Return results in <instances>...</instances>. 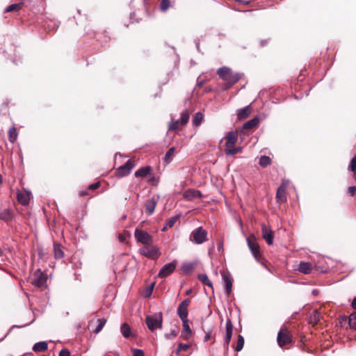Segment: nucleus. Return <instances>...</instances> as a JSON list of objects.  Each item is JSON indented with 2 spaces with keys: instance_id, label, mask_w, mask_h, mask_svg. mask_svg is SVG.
<instances>
[{
  "instance_id": "1",
  "label": "nucleus",
  "mask_w": 356,
  "mask_h": 356,
  "mask_svg": "<svg viewBox=\"0 0 356 356\" xmlns=\"http://www.w3.org/2000/svg\"><path fill=\"white\" fill-rule=\"evenodd\" d=\"M217 74L225 81V90L230 88L241 79L239 74L233 72L230 68L225 66L219 68Z\"/></svg>"
},
{
  "instance_id": "2",
  "label": "nucleus",
  "mask_w": 356,
  "mask_h": 356,
  "mask_svg": "<svg viewBox=\"0 0 356 356\" xmlns=\"http://www.w3.org/2000/svg\"><path fill=\"white\" fill-rule=\"evenodd\" d=\"M226 140L225 154L227 156H233L238 153L241 152L242 148L240 147H235L238 140V133L236 131H229L225 137Z\"/></svg>"
},
{
  "instance_id": "3",
  "label": "nucleus",
  "mask_w": 356,
  "mask_h": 356,
  "mask_svg": "<svg viewBox=\"0 0 356 356\" xmlns=\"http://www.w3.org/2000/svg\"><path fill=\"white\" fill-rule=\"evenodd\" d=\"M277 341L282 349H289V345L293 344V337L291 332L285 327H282L277 334Z\"/></svg>"
},
{
  "instance_id": "4",
  "label": "nucleus",
  "mask_w": 356,
  "mask_h": 356,
  "mask_svg": "<svg viewBox=\"0 0 356 356\" xmlns=\"http://www.w3.org/2000/svg\"><path fill=\"white\" fill-rule=\"evenodd\" d=\"M145 322L148 328L154 331L156 328L162 327L163 315L161 312L155 313L152 316H147Z\"/></svg>"
},
{
  "instance_id": "5",
  "label": "nucleus",
  "mask_w": 356,
  "mask_h": 356,
  "mask_svg": "<svg viewBox=\"0 0 356 356\" xmlns=\"http://www.w3.org/2000/svg\"><path fill=\"white\" fill-rule=\"evenodd\" d=\"M247 243H248V245L252 255L255 258V259L257 261L260 262L261 260L262 259V255L260 252L259 245L256 241L255 236L253 234L249 236L247 238Z\"/></svg>"
},
{
  "instance_id": "6",
  "label": "nucleus",
  "mask_w": 356,
  "mask_h": 356,
  "mask_svg": "<svg viewBox=\"0 0 356 356\" xmlns=\"http://www.w3.org/2000/svg\"><path fill=\"white\" fill-rule=\"evenodd\" d=\"M207 232L202 227L193 230L191 234L190 240L197 244H202L207 240Z\"/></svg>"
},
{
  "instance_id": "7",
  "label": "nucleus",
  "mask_w": 356,
  "mask_h": 356,
  "mask_svg": "<svg viewBox=\"0 0 356 356\" xmlns=\"http://www.w3.org/2000/svg\"><path fill=\"white\" fill-rule=\"evenodd\" d=\"M134 236L138 242H140L145 245H150L153 242L152 236L147 232H145L142 229H136Z\"/></svg>"
},
{
  "instance_id": "8",
  "label": "nucleus",
  "mask_w": 356,
  "mask_h": 356,
  "mask_svg": "<svg viewBox=\"0 0 356 356\" xmlns=\"http://www.w3.org/2000/svg\"><path fill=\"white\" fill-rule=\"evenodd\" d=\"M140 252L143 256L151 259H156L159 257L161 253L159 252V250L156 246H149L145 245L143 248L140 250Z\"/></svg>"
},
{
  "instance_id": "9",
  "label": "nucleus",
  "mask_w": 356,
  "mask_h": 356,
  "mask_svg": "<svg viewBox=\"0 0 356 356\" xmlns=\"http://www.w3.org/2000/svg\"><path fill=\"white\" fill-rule=\"evenodd\" d=\"M135 163L133 159L128 160L125 164L120 166L115 171L117 176L120 177H124L129 175L131 169L134 167Z\"/></svg>"
},
{
  "instance_id": "10",
  "label": "nucleus",
  "mask_w": 356,
  "mask_h": 356,
  "mask_svg": "<svg viewBox=\"0 0 356 356\" xmlns=\"http://www.w3.org/2000/svg\"><path fill=\"white\" fill-rule=\"evenodd\" d=\"M191 300L189 298H186L179 304L177 308V314L181 321L188 320V307L189 306Z\"/></svg>"
},
{
  "instance_id": "11",
  "label": "nucleus",
  "mask_w": 356,
  "mask_h": 356,
  "mask_svg": "<svg viewBox=\"0 0 356 356\" xmlns=\"http://www.w3.org/2000/svg\"><path fill=\"white\" fill-rule=\"evenodd\" d=\"M177 266V261H173L169 264H165L160 270L158 276L161 278H165L171 275L175 270Z\"/></svg>"
},
{
  "instance_id": "12",
  "label": "nucleus",
  "mask_w": 356,
  "mask_h": 356,
  "mask_svg": "<svg viewBox=\"0 0 356 356\" xmlns=\"http://www.w3.org/2000/svg\"><path fill=\"white\" fill-rule=\"evenodd\" d=\"M47 282L46 275L40 270H35L31 278V283L38 287L43 286Z\"/></svg>"
},
{
  "instance_id": "13",
  "label": "nucleus",
  "mask_w": 356,
  "mask_h": 356,
  "mask_svg": "<svg viewBox=\"0 0 356 356\" xmlns=\"http://www.w3.org/2000/svg\"><path fill=\"white\" fill-rule=\"evenodd\" d=\"M233 333V324L230 319H227L226 322V333L224 337V348L225 351H228L229 350V344L232 339V336Z\"/></svg>"
},
{
  "instance_id": "14",
  "label": "nucleus",
  "mask_w": 356,
  "mask_h": 356,
  "mask_svg": "<svg viewBox=\"0 0 356 356\" xmlns=\"http://www.w3.org/2000/svg\"><path fill=\"white\" fill-rule=\"evenodd\" d=\"M262 237L266 240L268 245H272L273 243V232L265 224L261 225Z\"/></svg>"
},
{
  "instance_id": "15",
  "label": "nucleus",
  "mask_w": 356,
  "mask_h": 356,
  "mask_svg": "<svg viewBox=\"0 0 356 356\" xmlns=\"http://www.w3.org/2000/svg\"><path fill=\"white\" fill-rule=\"evenodd\" d=\"M221 275H222L223 281L225 282V293L227 296H229L232 293V281L230 275L229 273H226L224 271L221 273Z\"/></svg>"
},
{
  "instance_id": "16",
  "label": "nucleus",
  "mask_w": 356,
  "mask_h": 356,
  "mask_svg": "<svg viewBox=\"0 0 356 356\" xmlns=\"http://www.w3.org/2000/svg\"><path fill=\"white\" fill-rule=\"evenodd\" d=\"M276 201L279 204L284 203L286 201V188L284 185H281L277 190Z\"/></svg>"
},
{
  "instance_id": "17",
  "label": "nucleus",
  "mask_w": 356,
  "mask_h": 356,
  "mask_svg": "<svg viewBox=\"0 0 356 356\" xmlns=\"http://www.w3.org/2000/svg\"><path fill=\"white\" fill-rule=\"evenodd\" d=\"M14 217V213L12 209H5L0 211V220L9 222L13 220Z\"/></svg>"
},
{
  "instance_id": "18",
  "label": "nucleus",
  "mask_w": 356,
  "mask_h": 356,
  "mask_svg": "<svg viewBox=\"0 0 356 356\" xmlns=\"http://www.w3.org/2000/svg\"><path fill=\"white\" fill-rule=\"evenodd\" d=\"M184 197L187 200H192L195 198L202 197V193L200 191L189 189L184 192Z\"/></svg>"
},
{
  "instance_id": "19",
  "label": "nucleus",
  "mask_w": 356,
  "mask_h": 356,
  "mask_svg": "<svg viewBox=\"0 0 356 356\" xmlns=\"http://www.w3.org/2000/svg\"><path fill=\"white\" fill-rule=\"evenodd\" d=\"M346 322L348 323L350 328L356 330V312L352 313L348 318L344 316L341 323L343 324Z\"/></svg>"
},
{
  "instance_id": "20",
  "label": "nucleus",
  "mask_w": 356,
  "mask_h": 356,
  "mask_svg": "<svg viewBox=\"0 0 356 356\" xmlns=\"http://www.w3.org/2000/svg\"><path fill=\"white\" fill-rule=\"evenodd\" d=\"M313 268V266L309 262L301 261L297 270L303 274H309Z\"/></svg>"
},
{
  "instance_id": "21",
  "label": "nucleus",
  "mask_w": 356,
  "mask_h": 356,
  "mask_svg": "<svg viewBox=\"0 0 356 356\" xmlns=\"http://www.w3.org/2000/svg\"><path fill=\"white\" fill-rule=\"evenodd\" d=\"M183 322V331L181 334V337L184 340H188L192 334L191 329L189 326L188 320L182 321Z\"/></svg>"
},
{
  "instance_id": "22",
  "label": "nucleus",
  "mask_w": 356,
  "mask_h": 356,
  "mask_svg": "<svg viewBox=\"0 0 356 356\" xmlns=\"http://www.w3.org/2000/svg\"><path fill=\"white\" fill-rule=\"evenodd\" d=\"M259 123V119L258 117H254L250 120L245 122L243 125V130H250L255 129L258 127Z\"/></svg>"
},
{
  "instance_id": "23",
  "label": "nucleus",
  "mask_w": 356,
  "mask_h": 356,
  "mask_svg": "<svg viewBox=\"0 0 356 356\" xmlns=\"http://www.w3.org/2000/svg\"><path fill=\"white\" fill-rule=\"evenodd\" d=\"M156 204V201L154 198L149 199L145 202V212L149 216L152 215L154 212Z\"/></svg>"
},
{
  "instance_id": "24",
  "label": "nucleus",
  "mask_w": 356,
  "mask_h": 356,
  "mask_svg": "<svg viewBox=\"0 0 356 356\" xmlns=\"http://www.w3.org/2000/svg\"><path fill=\"white\" fill-rule=\"evenodd\" d=\"M252 112V108L250 106H247L246 107L238 110L237 113V117L238 120H243L247 118Z\"/></svg>"
},
{
  "instance_id": "25",
  "label": "nucleus",
  "mask_w": 356,
  "mask_h": 356,
  "mask_svg": "<svg viewBox=\"0 0 356 356\" xmlns=\"http://www.w3.org/2000/svg\"><path fill=\"white\" fill-rule=\"evenodd\" d=\"M17 200L22 205H27L30 201V195L26 192H20L17 194Z\"/></svg>"
},
{
  "instance_id": "26",
  "label": "nucleus",
  "mask_w": 356,
  "mask_h": 356,
  "mask_svg": "<svg viewBox=\"0 0 356 356\" xmlns=\"http://www.w3.org/2000/svg\"><path fill=\"white\" fill-rule=\"evenodd\" d=\"M322 318L321 314L317 309H315L309 318V323L313 325H317L320 323Z\"/></svg>"
},
{
  "instance_id": "27",
  "label": "nucleus",
  "mask_w": 356,
  "mask_h": 356,
  "mask_svg": "<svg viewBox=\"0 0 356 356\" xmlns=\"http://www.w3.org/2000/svg\"><path fill=\"white\" fill-rule=\"evenodd\" d=\"M151 170L150 166L143 167L135 172V176L136 177H145L150 173Z\"/></svg>"
},
{
  "instance_id": "28",
  "label": "nucleus",
  "mask_w": 356,
  "mask_h": 356,
  "mask_svg": "<svg viewBox=\"0 0 356 356\" xmlns=\"http://www.w3.org/2000/svg\"><path fill=\"white\" fill-rule=\"evenodd\" d=\"M197 264V262L184 263L182 265L181 269L186 274H190L193 271Z\"/></svg>"
},
{
  "instance_id": "29",
  "label": "nucleus",
  "mask_w": 356,
  "mask_h": 356,
  "mask_svg": "<svg viewBox=\"0 0 356 356\" xmlns=\"http://www.w3.org/2000/svg\"><path fill=\"white\" fill-rule=\"evenodd\" d=\"M23 2L11 4L6 8L5 13L19 12L23 8Z\"/></svg>"
},
{
  "instance_id": "30",
  "label": "nucleus",
  "mask_w": 356,
  "mask_h": 356,
  "mask_svg": "<svg viewBox=\"0 0 356 356\" xmlns=\"http://www.w3.org/2000/svg\"><path fill=\"white\" fill-rule=\"evenodd\" d=\"M54 257L56 259H62L64 257V252H63L61 245L60 244H57V243L54 244Z\"/></svg>"
},
{
  "instance_id": "31",
  "label": "nucleus",
  "mask_w": 356,
  "mask_h": 356,
  "mask_svg": "<svg viewBox=\"0 0 356 356\" xmlns=\"http://www.w3.org/2000/svg\"><path fill=\"white\" fill-rule=\"evenodd\" d=\"M48 348V345L45 341H41L34 344L33 350L34 352H44Z\"/></svg>"
},
{
  "instance_id": "32",
  "label": "nucleus",
  "mask_w": 356,
  "mask_h": 356,
  "mask_svg": "<svg viewBox=\"0 0 356 356\" xmlns=\"http://www.w3.org/2000/svg\"><path fill=\"white\" fill-rule=\"evenodd\" d=\"M175 154V147H170L168 150V152H166V154L164 156L163 160H164L165 163H166L167 164L170 163L172 161Z\"/></svg>"
},
{
  "instance_id": "33",
  "label": "nucleus",
  "mask_w": 356,
  "mask_h": 356,
  "mask_svg": "<svg viewBox=\"0 0 356 356\" xmlns=\"http://www.w3.org/2000/svg\"><path fill=\"white\" fill-rule=\"evenodd\" d=\"M348 170L353 173V177L356 181V154L351 159Z\"/></svg>"
},
{
  "instance_id": "34",
  "label": "nucleus",
  "mask_w": 356,
  "mask_h": 356,
  "mask_svg": "<svg viewBox=\"0 0 356 356\" xmlns=\"http://www.w3.org/2000/svg\"><path fill=\"white\" fill-rule=\"evenodd\" d=\"M18 133L16 128L13 126L8 130V140L10 143H14L17 138Z\"/></svg>"
},
{
  "instance_id": "35",
  "label": "nucleus",
  "mask_w": 356,
  "mask_h": 356,
  "mask_svg": "<svg viewBox=\"0 0 356 356\" xmlns=\"http://www.w3.org/2000/svg\"><path fill=\"white\" fill-rule=\"evenodd\" d=\"M198 280L206 286L211 287L213 289V284L209 280L208 276L206 274H200L198 275Z\"/></svg>"
},
{
  "instance_id": "36",
  "label": "nucleus",
  "mask_w": 356,
  "mask_h": 356,
  "mask_svg": "<svg viewBox=\"0 0 356 356\" xmlns=\"http://www.w3.org/2000/svg\"><path fill=\"white\" fill-rule=\"evenodd\" d=\"M204 120V115L202 113L200 112H198L197 113H195V115H194L193 118V124L194 126H199L200 125V124Z\"/></svg>"
},
{
  "instance_id": "37",
  "label": "nucleus",
  "mask_w": 356,
  "mask_h": 356,
  "mask_svg": "<svg viewBox=\"0 0 356 356\" xmlns=\"http://www.w3.org/2000/svg\"><path fill=\"white\" fill-rule=\"evenodd\" d=\"M121 332L125 338H129L131 336V328L127 323H124L121 325Z\"/></svg>"
},
{
  "instance_id": "38",
  "label": "nucleus",
  "mask_w": 356,
  "mask_h": 356,
  "mask_svg": "<svg viewBox=\"0 0 356 356\" xmlns=\"http://www.w3.org/2000/svg\"><path fill=\"white\" fill-rule=\"evenodd\" d=\"M271 159L268 156H261L259 159V165L262 168H266L271 164Z\"/></svg>"
},
{
  "instance_id": "39",
  "label": "nucleus",
  "mask_w": 356,
  "mask_h": 356,
  "mask_svg": "<svg viewBox=\"0 0 356 356\" xmlns=\"http://www.w3.org/2000/svg\"><path fill=\"white\" fill-rule=\"evenodd\" d=\"M106 322V320L105 318H99L97 320V323H98L97 326L95 330H92V332L95 334L99 333L104 326L105 325Z\"/></svg>"
},
{
  "instance_id": "40",
  "label": "nucleus",
  "mask_w": 356,
  "mask_h": 356,
  "mask_svg": "<svg viewBox=\"0 0 356 356\" xmlns=\"http://www.w3.org/2000/svg\"><path fill=\"white\" fill-rule=\"evenodd\" d=\"M243 346H244V339L241 335L239 334V335H238L236 345L235 346H234V348L236 351L238 352L243 349Z\"/></svg>"
},
{
  "instance_id": "41",
  "label": "nucleus",
  "mask_w": 356,
  "mask_h": 356,
  "mask_svg": "<svg viewBox=\"0 0 356 356\" xmlns=\"http://www.w3.org/2000/svg\"><path fill=\"white\" fill-rule=\"evenodd\" d=\"M189 117H190V113L188 111L183 112L181 114V118L179 120L181 125H182V126L186 125L188 122Z\"/></svg>"
},
{
  "instance_id": "42",
  "label": "nucleus",
  "mask_w": 356,
  "mask_h": 356,
  "mask_svg": "<svg viewBox=\"0 0 356 356\" xmlns=\"http://www.w3.org/2000/svg\"><path fill=\"white\" fill-rule=\"evenodd\" d=\"M179 125H181L179 120L172 121L168 126L169 131H177L179 129Z\"/></svg>"
},
{
  "instance_id": "43",
  "label": "nucleus",
  "mask_w": 356,
  "mask_h": 356,
  "mask_svg": "<svg viewBox=\"0 0 356 356\" xmlns=\"http://www.w3.org/2000/svg\"><path fill=\"white\" fill-rule=\"evenodd\" d=\"M179 216H175L173 217H172L171 218H170L167 222H166V225L167 226L169 227V228H171L172 227L175 222L177 221V220L179 219Z\"/></svg>"
},
{
  "instance_id": "44",
  "label": "nucleus",
  "mask_w": 356,
  "mask_h": 356,
  "mask_svg": "<svg viewBox=\"0 0 356 356\" xmlns=\"http://www.w3.org/2000/svg\"><path fill=\"white\" fill-rule=\"evenodd\" d=\"M170 0H161V9L162 11H166L170 7Z\"/></svg>"
},
{
  "instance_id": "45",
  "label": "nucleus",
  "mask_w": 356,
  "mask_h": 356,
  "mask_svg": "<svg viewBox=\"0 0 356 356\" xmlns=\"http://www.w3.org/2000/svg\"><path fill=\"white\" fill-rule=\"evenodd\" d=\"M177 334H178V331L176 330H173L170 333L165 334V338H167L168 339H171L176 337L177 336Z\"/></svg>"
},
{
  "instance_id": "46",
  "label": "nucleus",
  "mask_w": 356,
  "mask_h": 356,
  "mask_svg": "<svg viewBox=\"0 0 356 356\" xmlns=\"http://www.w3.org/2000/svg\"><path fill=\"white\" fill-rule=\"evenodd\" d=\"M347 193H348L350 196H354V195H356V186H349V187L348 188Z\"/></svg>"
},
{
  "instance_id": "47",
  "label": "nucleus",
  "mask_w": 356,
  "mask_h": 356,
  "mask_svg": "<svg viewBox=\"0 0 356 356\" xmlns=\"http://www.w3.org/2000/svg\"><path fill=\"white\" fill-rule=\"evenodd\" d=\"M153 288H154V284L147 287V289L145 290V296L146 298L149 297L151 296L152 291H153Z\"/></svg>"
},
{
  "instance_id": "48",
  "label": "nucleus",
  "mask_w": 356,
  "mask_h": 356,
  "mask_svg": "<svg viewBox=\"0 0 356 356\" xmlns=\"http://www.w3.org/2000/svg\"><path fill=\"white\" fill-rule=\"evenodd\" d=\"M132 351L134 356H144V352L140 349L134 348Z\"/></svg>"
},
{
  "instance_id": "49",
  "label": "nucleus",
  "mask_w": 356,
  "mask_h": 356,
  "mask_svg": "<svg viewBox=\"0 0 356 356\" xmlns=\"http://www.w3.org/2000/svg\"><path fill=\"white\" fill-rule=\"evenodd\" d=\"M99 186H100V182L98 181V182H96V183L89 185L88 190L95 191V190L99 188Z\"/></svg>"
},
{
  "instance_id": "50",
  "label": "nucleus",
  "mask_w": 356,
  "mask_h": 356,
  "mask_svg": "<svg viewBox=\"0 0 356 356\" xmlns=\"http://www.w3.org/2000/svg\"><path fill=\"white\" fill-rule=\"evenodd\" d=\"M178 346L181 350H184V351L188 350L191 347V346L189 344H185V343H179L178 344Z\"/></svg>"
},
{
  "instance_id": "51",
  "label": "nucleus",
  "mask_w": 356,
  "mask_h": 356,
  "mask_svg": "<svg viewBox=\"0 0 356 356\" xmlns=\"http://www.w3.org/2000/svg\"><path fill=\"white\" fill-rule=\"evenodd\" d=\"M59 356H70V352L67 349H62L59 353Z\"/></svg>"
},
{
  "instance_id": "52",
  "label": "nucleus",
  "mask_w": 356,
  "mask_h": 356,
  "mask_svg": "<svg viewBox=\"0 0 356 356\" xmlns=\"http://www.w3.org/2000/svg\"><path fill=\"white\" fill-rule=\"evenodd\" d=\"M88 195H89V193L87 190L81 191L79 192V196H81V197H83V196Z\"/></svg>"
},
{
  "instance_id": "53",
  "label": "nucleus",
  "mask_w": 356,
  "mask_h": 356,
  "mask_svg": "<svg viewBox=\"0 0 356 356\" xmlns=\"http://www.w3.org/2000/svg\"><path fill=\"white\" fill-rule=\"evenodd\" d=\"M268 41L267 40H261L260 41V45H261V47H265V46H266V45L268 44Z\"/></svg>"
},
{
  "instance_id": "54",
  "label": "nucleus",
  "mask_w": 356,
  "mask_h": 356,
  "mask_svg": "<svg viewBox=\"0 0 356 356\" xmlns=\"http://www.w3.org/2000/svg\"><path fill=\"white\" fill-rule=\"evenodd\" d=\"M210 338H211V332H208L206 334V335L204 337V341H207L210 339Z\"/></svg>"
},
{
  "instance_id": "55",
  "label": "nucleus",
  "mask_w": 356,
  "mask_h": 356,
  "mask_svg": "<svg viewBox=\"0 0 356 356\" xmlns=\"http://www.w3.org/2000/svg\"><path fill=\"white\" fill-rule=\"evenodd\" d=\"M351 306L353 309H356V297L353 299Z\"/></svg>"
},
{
  "instance_id": "56",
  "label": "nucleus",
  "mask_w": 356,
  "mask_h": 356,
  "mask_svg": "<svg viewBox=\"0 0 356 356\" xmlns=\"http://www.w3.org/2000/svg\"><path fill=\"white\" fill-rule=\"evenodd\" d=\"M181 350L180 349V348L178 346V348L177 350H176V354L177 355H179L180 353H181Z\"/></svg>"
},
{
  "instance_id": "57",
  "label": "nucleus",
  "mask_w": 356,
  "mask_h": 356,
  "mask_svg": "<svg viewBox=\"0 0 356 356\" xmlns=\"http://www.w3.org/2000/svg\"><path fill=\"white\" fill-rule=\"evenodd\" d=\"M119 239H120V241H122H122L124 240V238L123 237V236L120 235V236H119Z\"/></svg>"
},
{
  "instance_id": "58",
  "label": "nucleus",
  "mask_w": 356,
  "mask_h": 356,
  "mask_svg": "<svg viewBox=\"0 0 356 356\" xmlns=\"http://www.w3.org/2000/svg\"><path fill=\"white\" fill-rule=\"evenodd\" d=\"M168 228H169L167 225L162 229V231H166L168 229Z\"/></svg>"
},
{
  "instance_id": "59",
  "label": "nucleus",
  "mask_w": 356,
  "mask_h": 356,
  "mask_svg": "<svg viewBox=\"0 0 356 356\" xmlns=\"http://www.w3.org/2000/svg\"><path fill=\"white\" fill-rule=\"evenodd\" d=\"M191 291H192L191 289L186 291V295H187V296L189 295L191 293Z\"/></svg>"
},
{
  "instance_id": "60",
  "label": "nucleus",
  "mask_w": 356,
  "mask_h": 356,
  "mask_svg": "<svg viewBox=\"0 0 356 356\" xmlns=\"http://www.w3.org/2000/svg\"><path fill=\"white\" fill-rule=\"evenodd\" d=\"M3 253V250L0 248V256H2Z\"/></svg>"
},
{
  "instance_id": "61",
  "label": "nucleus",
  "mask_w": 356,
  "mask_h": 356,
  "mask_svg": "<svg viewBox=\"0 0 356 356\" xmlns=\"http://www.w3.org/2000/svg\"><path fill=\"white\" fill-rule=\"evenodd\" d=\"M92 322L90 323L89 326H92Z\"/></svg>"
},
{
  "instance_id": "62",
  "label": "nucleus",
  "mask_w": 356,
  "mask_h": 356,
  "mask_svg": "<svg viewBox=\"0 0 356 356\" xmlns=\"http://www.w3.org/2000/svg\"><path fill=\"white\" fill-rule=\"evenodd\" d=\"M42 356H47V355H42Z\"/></svg>"
}]
</instances>
